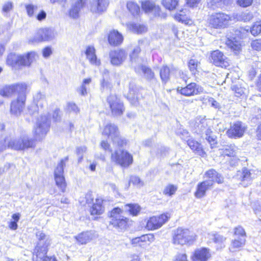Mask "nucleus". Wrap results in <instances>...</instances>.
<instances>
[{"mask_svg":"<svg viewBox=\"0 0 261 261\" xmlns=\"http://www.w3.org/2000/svg\"><path fill=\"white\" fill-rule=\"evenodd\" d=\"M38 59V55L35 51H31L23 55L11 53L7 56V65L18 69L21 67H29Z\"/></svg>","mask_w":261,"mask_h":261,"instance_id":"f257e3e1","label":"nucleus"},{"mask_svg":"<svg viewBox=\"0 0 261 261\" xmlns=\"http://www.w3.org/2000/svg\"><path fill=\"white\" fill-rule=\"evenodd\" d=\"M230 20V16L224 13H214L209 16L208 23L211 28L224 29L228 25Z\"/></svg>","mask_w":261,"mask_h":261,"instance_id":"f03ea898","label":"nucleus"},{"mask_svg":"<svg viewBox=\"0 0 261 261\" xmlns=\"http://www.w3.org/2000/svg\"><path fill=\"white\" fill-rule=\"evenodd\" d=\"M196 235L188 229L178 228L176 230L173 238L174 244L184 245L194 241Z\"/></svg>","mask_w":261,"mask_h":261,"instance_id":"7ed1b4c3","label":"nucleus"},{"mask_svg":"<svg viewBox=\"0 0 261 261\" xmlns=\"http://www.w3.org/2000/svg\"><path fill=\"white\" fill-rule=\"evenodd\" d=\"M111 159L113 162L123 167H127L133 163V156L127 151L118 149L112 153Z\"/></svg>","mask_w":261,"mask_h":261,"instance_id":"20e7f679","label":"nucleus"},{"mask_svg":"<svg viewBox=\"0 0 261 261\" xmlns=\"http://www.w3.org/2000/svg\"><path fill=\"white\" fill-rule=\"evenodd\" d=\"M50 122L46 116H42L38 120L34 130V137L36 140H42L49 130Z\"/></svg>","mask_w":261,"mask_h":261,"instance_id":"39448f33","label":"nucleus"},{"mask_svg":"<svg viewBox=\"0 0 261 261\" xmlns=\"http://www.w3.org/2000/svg\"><path fill=\"white\" fill-rule=\"evenodd\" d=\"M122 213V211L120 208H114L110 214V223L116 228L124 229L126 228L127 221V219L121 215Z\"/></svg>","mask_w":261,"mask_h":261,"instance_id":"423d86ee","label":"nucleus"},{"mask_svg":"<svg viewBox=\"0 0 261 261\" xmlns=\"http://www.w3.org/2000/svg\"><path fill=\"white\" fill-rule=\"evenodd\" d=\"M54 38V34L52 30L48 28H41L37 31L33 37L29 39V42L38 43L50 40Z\"/></svg>","mask_w":261,"mask_h":261,"instance_id":"0eeeda50","label":"nucleus"},{"mask_svg":"<svg viewBox=\"0 0 261 261\" xmlns=\"http://www.w3.org/2000/svg\"><path fill=\"white\" fill-rule=\"evenodd\" d=\"M102 135L108 136L119 145L123 144V141L119 136V132L118 127L114 124L108 123L106 124L102 130Z\"/></svg>","mask_w":261,"mask_h":261,"instance_id":"6e6552de","label":"nucleus"},{"mask_svg":"<svg viewBox=\"0 0 261 261\" xmlns=\"http://www.w3.org/2000/svg\"><path fill=\"white\" fill-rule=\"evenodd\" d=\"M127 56V53L123 49L113 50L109 53L110 62L115 66H121L125 61Z\"/></svg>","mask_w":261,"mask_h":261,"instance_id":"1a4fd4ad","label":"nucleus"},{"mask_svg":"<svg viewBox=\"0 0 261 261\" xmlns=\"http://www.w3.org/2000/svg\"><path fill=\"white\" fill-rule=\"evenodd\" d=\"M210 60L212 63L217 66L226 68L229 66V62L227 58L218 50L212 52Z\"/></svg>","mask_w":261,"mask_h":261,"instance_id":"9d476101","label":"nucleus"},{"mask_svg":"<svg viewBox=\"0 0 261 261\" xmlns=\"http://www.w3.org/2000/svg\"><path fill=\"white\" fill-rule=\"evenodd\" d=\"M108 102L114 115L119 116L122 114L124 110L123 105L116 95H110L108 98Z\"/></svg>","mask_w":261,"mask_h":261,"instance_id":"9b49d317","label":"nucleus"},{"mask_svg":"<svg viewBox=\"0 0 261 261\" xmlns=\"http://www.w3.org/2000/svg\"><path fill=\"white\" fill-rule=\"evenodd\" d=\"M169 218V217L166 214L152 217L147 221L146 227L148 230L158 229L168 221Z\"/></svg>","mask_w":261,"mask_h":261,"instance_id":"f8f14e48","label":"nucleus"},{"mask_svg":"<svg viewBox=\"0 0 261 261\" xmlns=\"http://www.w3.org/2000/svg\"><path fill=\"white\" fill-rule=\"evenodd\" d=\"M177 91L181 94L190 96L202 93L203 89L195 83H191L185 87H178Z\"/></svg>","mask_w":261,"mask_h":261,"instance_id":"ddd939ff","label":"nucleus"},{"mask_svg":"<svg viewBox=\"0 0 261 261\" xmlns=\"http://www.w3.org/2000/svg\"><path fill=\"white\" fill-rule=\"evenodd\" d=\"M246 128L241 122L238 121L232 125L227 130L226 134L230 138H239L242 137L245 131Z\"/></svg>","mask_w":261,"mask_h":261,"instance_id":"4468645a","label":"nucleus"},{"mask_svg":"<svg viewBox=\"0 0 261 261\" xmlns=\"http://www.w3.org/2000/svg\"><path fill=\"white\" fill-rule=\"evenodd\" d=\"M25 97L21 95L18 96L16 100L12 101L10 107L11 114L18 116L21 114L24 107Z\"/></svg>","mask_w":261,"mask_h":261,"instance_id":"2eb2a0df","label":"nucleus"},{"mask_svg":"<svg viewBox=\"0 0 261 261\" xmlns=\"http://www.w3.org/2000/svg\"><path fill=\"white\" fill-rule=\"evenodd\" d=\"M213 187L212 180H205L198 184L194 196L197 198H201L205 195L207 191Z\"/></svg>","mask_w":261,"mask_h":261,"instance_id":"dca6fc26","label":"nucleus"},{"mask_svg":"<svg viewBox=\"0 0 261 261\" xmlns=\"http://www.w3.org/2000/svg\"><path fill=\"white\" fill-rule=\"evenodd\" d=\"M109 4L108 0H92L90 2V11L93 13L100 14L107 10Z\"/></svg>","mask_w":261,"mask_h":261,"instance_id":"f3484780","label":"nucleus"},{"mask_svg":"<svg viewBox=\"0 0 261 261\" xmlns=\"http://www.w3.org/2000/svg\"><path fill=\"white\" fill-rule=\"evenodd\" d=\"M211 257L210 250L206 248H201L195 250L191 257L192 261H207Z\"/></svg>","mask_w":261,"mask_h":261,"instance_id":"a211bd4d","label":"nucleus"},{"mask_svg":"<svg viewBox=\"0 0 261 261\" xmlns=\"http://www.w3.org/2000/svg\"><path fill=\"white\" fill-rule=\"evenodd\" d=\"M109 43L114 46H117L122 44L123 36L116 30H112L108 34Z\"/></svg>","mask_w":261,"mask_h":261,"instance_id":"6ab92c4d","label":"nucleus"},{"mask_svg":"<svg viewBox=\"0 0 261 261\" xmlns=\"http://www.w3.org/2000/svg\"><path fill=\"white\" fill-rule=\"evenodd\" d=\"M140 51V48L136 47L129 55L132 66L134 67L135 70H139L140 66L144 62V60L139 56Z\"/></svg>","mask_w":261,"mask_h":261,"instance_id":"aec40b11","label":"nucleus"},{"mask_svg":"<svg viewBox=\"0 0 261 261\" xmlns=\"http://www.w3.org/2000/svg\"><path fill=\"white\" fill-rule=\"evenodd\" d=\"M142 8L146 13H151L154 16L160 15V8L158 6L149 1H145L142 2Z\"/></svg>","mask_w":261,"mask_h":261,"instance_id":"412c9836","label":"nucleus"},{"mask_svg":"<svg viewBox=\"0 0 261 261\" xmlns=\"http://www.w3.org/2000/svg\"><path fill=\"white\" fill-rule=\"evenodd\" d=\"M84 0H76L71 5L69 11V15L73 19H76L79 17V13L84 6Z\"/></svg>","mask_w":261,"mask_h":261,"instance_id":"4be33fe9","label":"nucleus"},{"mask_svg":"<svg viewBox=\"0 0 261 261\" xmlns=\"http://www.w3.org/2000/svg\"><path fill=\"white\" fill-rule=\"evenodd\" d=\"M76 242L80 245H84L90 242L94 238V234L92 231H85L80 233L74 237Z\"/></svg>","mask_w":261,"mask_h":261,"instance_id":"5701e85b","label":"nucleus"},{"mask_svg":"<svg viewBox=\"0 0 261 261\" xmlns=\"http://www.w3.org/2000/svg\"><path fill=\"white\" fill-rule=\"evenodd\" d=\"M154 236L152 234L142 235L139 237H136L131 240V243L136 246H142L144 243H151L154 241Z\"/></svg>","mask_w":261,"mask_h":261,"instance_id":"b1692460","label":"nucleus"},{"mask_svg":"<svg viewBox=\"0 0 261 261\" xmlns=\"http://www.w3.org/2000/svg\"><path fill=\"white\" fill-rule=\"evenodd\" d=\"M85 54L87 59L92 65L96 66H98L100 65V61L97 58L95 55V49L93 46H88L85 51Z\"/></svg>","mask_w":261,"mask_h":261,"instance_id":"393cba45","label":"nucleus"},{"mask_svg":"<svg viewBox=\"0 0 261 261\" xmlns=\"http://www.w3.org/2000/svg\"><path fill=\"white\" fill-rule=\"evenodd\" d=\"M48 246H36L35 250V256L33 259L35 261H46V258L48 256L46 253L48 251Z\"/></svg>","mask_w":261,"mask_h":261,"instance_id":"a878e982","label":"nucleus"},{"mask_svg":"<svg viewBox=\"0 0 261 261\" xmlns=\"http://www.w3.org/2000/svg\"><path fill=\"white\" fill-rule=\"evenodd\" d=\"M103 199L101 198H97L95 202L90 208V212L91 215H100L105 211L104 206L102 205Z\"/></svg>","mask_w":261,"mask_h":261,"instance_id":"bb28decb","label":"nucleus"},{"mask_svg":"<svg viewBox=\"0 0 261 261\" xmlns=\"http://www.w3.org/2000/svg\"><path fill=\"white\" fill-rule=\"evenodd\" d=\"M204 177L208 178L207 180H212L213 184L214 182H216L218 184H222L224 181L223 177L213 169L206 171L204 174Z\"/></svg>","mask_w":261,"mask_h":261,"instance_id":"cd10ccee","label":"nucleus"},{"mask_svg":"<svg viewBox=\"0 0 261 261\" xmlns=\"http://www.w3.org/2000/svg\"><path fill=\"white\" fill-rule=\"evenodd\" d=\"M226 45L236 55L239 54L242 50V44L241 41L236 40L235 38L227 39L226 41Z\"/></svg>","mask_w":261,"mask_h":261,"instance_id":"c85d7f7f","label":"nucleus"},{"mask_svg":"<svg viewBox=\"0 0 261 261\" xmlns=\"http://www.w3.org/2000/svg\"><path fill=\"white\" fill-rule=\"evenodd\" d=\"M5 143H7L8 147L14 150H22L21 138H12L7 137L5 138Z\"/></svg>","mask_w":261,"mask_h":261,"instance_id":"c756f323","label":"nucleus"},{"mask_svg":"<svg viewBox=\"0 0 261 261\" xmlns=\"http://www.w3.org/2000/svg\"><path fill=\"white\" fill-rule=\"evenodd\" d=\"M34 101L36 102V105H32L29 108L31 114H34V113H31V110H36V108L39 107L42 108L46 103L45 95L40 92L37 93L34 96Z\"/></svg>","mask_w":261,"mask_h":261,"instance_id":"7c9ffc66","label":"nucleus"},{"mask_svg":"<svg viewBox=\"0 0 261 261\" xmlns=\"http://www.w3.org/2000/svg\"><path fill=\"white\" fill-rule=\"evenodd\" d=\"M237 176L238 178L243 182L242 185L244 186H247L252 180L250 171L246 168L243 169L241 172H239Z\"/></svg>","mask_w":261,"mask_h":261,"instance_id":"2f4dec72","label":"nucleus"},{"mask_svg":"<svg viewBox=\"0 0 261 261\" xmlns=\"http://www.w3.org/2000/svg\"><path fill=\"white\" fill-rule=\"evenodd\" d=\"M187 143L190 148L195 153L201 156H204L205 154V152L203 151L201 145L197 141L192 139H189L187 140Z\"/></svg>","mask_w":261,"mask_h":261,"instance_id":"473e14b6","label":"nucleus"},{"mask_svg":"<svg viewBox=\"0 0 261 261\" xmlns=\"http://www.w3.org/2000/svg\"><path fill=\"white\" fill-rule=\"evenodd\" d=\"M127 27L128 30L136 34H142L147 31V27L144 24L128 23Z\"/></svg>","mask_w":261,"mask_h":261,"instance_id":"72a5a7b5","label":"nucleus"},{"mask_svg":"<svg viewBox=\"0 0 261 261\" xmlns=\"http://www.w3.org/2000/svg\"><path fill=\"white\" fill-rule=\"evenodd\" d=\"M37 237L38 239V243L37 246L40 247L41 246H49L51 242V239L46 236L42 232H38L37 233Z\"/></svg>","mask_w":261,"mask_h":261,"instance_id":"f704fd0d","label":"nucleus"},{"mask_svg":"<svg viewBox=\"0 0 261 261\" xmlns=\"http://www.w3.org/2000/svg\"><path fill=\"white\" fill-rule=\"evenodd\" d=\"M245 242V238H238V239H234V240L232 241L229 247L230 251L234 252L239 250L241 248L244 246Z\"/></svg>","mask_w":261,"mask_h":261,"instance_id":"c9c22d12","label":"nucleus"},{"mask_svg":"<svg viewBox=\"0 0 261 261\" xmlns=\"http://www.w3.org/2000/svg\"><path fill=\"white\" fill-rule=\"evenodd\" d=\"M91 78H87L83 80L82 85L77 89V91L82 96H85L87 94V90L91 82Z\"/></svg>","mask_w":261,"mask_h":261,"instance_id":"e433bc0d","label":"nucleus"},{"mask_svg":"<svg viewBox=\"0 0 261 261\" xmlns=\"http://www.w3.org/2000/svg\"><path fill=\"white\" fill-rule=\"evenodd\" d=\"M15 93L18 94V96L21 95L25 97V93L27 91L28 86L24 83H20L13 84Z\"/></svg>","mask_w":261,"mask_h":261,"instance_id":"4c0bfd02","label":"nucleus"},{"mask_svg":"<svg viewBox=\"0 0 261 261\" xmlns=\"http://www.w3.org/2000/svg\"><path fill=\"white\" fill-rule=\"evenodd\" d=\"M140 70L142 71L147 80L150 81L154 78V73L150 68L142 65L140 66L139 70L136 71L140 72Z\"/></svg>","mask_w":261,"mask_h":261,"instance_id":"58836bf2","label":"nucleus"},{"mask_svg":"<svg viewBox=\"0 0 261 261\" xmlns=\"http://www.w3.org/2000/svg\"><path fill=\"white\" fill-rule=\"evenodd\" d=\"M15 93L13 84L6 85L0 90V95L3 97H11Z\"/></svg>","mask_w":261,"mask_h":261,"instance_id":"ea45409f","label":"nucleus"},{"mask_svg":"<svg viewBox=\"0 0 261 261\" xmlns=\"http://www.w3.org/2000/svg\"><path fill=\"white\" fill-rule=\"evenodd\" d=\"M220 150L221 153L224 155L234 157L236 155L237 147L234 145L227 146Z\"/></svg>","mask_w":261,"mask_h":261,"instance_id":"a19ab883","label":"nucleus"},{"mask_svg":"<svg viewBox=\"0 0 261 261\" xmlns=\"http://www.w3.org/2000/svg\"><path fill=\"white\" fill-rule=\"evenodd\" d=\"M137 89L134 86L129 87V92L127 94V98L132 104L136 105L137 103Z\"/></svg>","mask_w":261,"mask_h":261,"instance_id":"79ce46f5","label":"nucleus"},{"mask_svg":"<svg viewBox=\"0 0 261 261\" xmlns=\"http://www.w3.org/2000/svg\"><path fill=\"white\" fill-rule=\"evenodd\" d=\"M231 88L233 91L236 97H244L246 96L247 90L244 88L236 85L232 86Z\"/></svg>","mask_w":261,"mask_h":261,"instance_id":"37998d69","label":"nucleus"},{"mask_svg":"<svg viewBox=\"0 0 261 261\" xmlns=\"http://www.w3.org/2000/svg\"><path fill=\"white\" fill-rule=\"evenodd\" d=\"M55 179L57 186L60 189L62 192H64L66 187V184L63 175H55Z\"/></svg>","mask_w":261,"mask_h":261,"instance_id":"c03bdc74","label":"nucleus"},{"mask_svg":"<svg viewBox=\"0 0 261 261\" xmlns=\"http://www.w3.org/2000/svg\"><path fill=\"white\" fill-rule=\"evenodd\" d=\"M160 76L163 82L166 83L169 79L170 69L167 66H163L160 70Z\"/></svg>","mask_w":261,"mask_h":261,"instance_id":"a18cd8bd","label":"nucleus"},{"mask_svg":"<svg viewBox=\"0 0 261 261\" xmlns=\"http://www.w3.org/2000/svg\"><path fill=\"white\" fill-rule=\"evenodd\" d=\"M177 190V186L169 184L165 187L163 191V193L166 196H172L175 193Z\"/></svg>","mask_w":261,"mask_h":261,"instance_id":"49530a36","label":"nucleus"},{"mask_svg":"<svg viewBox=\"0 0 261 261\" xmlns=\"http://www.w3.org/2000/svg\"><path fill=\"white\" fill-rule=\"evenodd\" d=\"M21 144L22 146V150L31 148L35 146V141L32 139H29L27 136H23L21 137Z\"/></svg>","mask_w":261,"mask_h":261,"instance_id":"de8ad7c7","label":"nucleus"},{"mask_svg":"<svg viewBox=\"0 0 261 261\" xmlns=\"http://www.w3.org/2000/svg\"><path fill=\"white\" fill-rule=\"evenodd\" d=\"M178 0H163V5L170 10H174L178 5Z\"/></svg>","mask_w":261,"mask_h":261,"instance_id":"09e8293b","label":"nucleus"},{"mask_svg":"<svg viewBox=\"0 0 261 261\" xmlns=\"http://www.w3.org/2000/svg\"><path fill=\"white\" fill-rule=\"evenodd\" d=\"M68 160V158L65 157L61 161L55 170V175H63V168L65 166V162H67Z\"/></svg>","mask_w":261,"mask_h":261,"instance_id":"8fccbe9b","label":"nucleus"},{"mask_svg":"<svg viewBox=\"0 0 261 261\" xmlns=\"http://www.w3.org/2000/svg\"><path fill=\"white\" fill-rule=\"evenodd\" d=\"M127 7L128 10L132 13V14L134 15H138L140 12V7L136 3L134 2H128L127 4Z\"/></svg>","mask_w":261,"mask_h":261,"instance_id":"3c124183","label":"nucleus"},{"mask_svg":"<svg viewBox=\"0 0 261 261\" xmlns=\"http://www.w3.org/2000/svg\"><path fill=\"white\" fill-rule=\"evenodd\" d=\"M210 238L214 241L216 243L220 244L224 242L226 238L219 234V233H213L210 234Z\"/></svg>","mask_w":261,"mask_h":261,"instance_id":"603ef678","label":"nucleus"},{"mask_svg":"<svg viewBox=\"0 0 261 261\" xmlns=\"http://www.w3.org/2000/svg\"><path fill=\"white\" fill-rule=\"evenodd\" d=\"M125 207L130 214L134 216L137 215L140 211V207L138 204H128Z\"/></svg>","mask_w":261,"mask_h":261,"instance_id":"864d4df0","label":"nucleus"},{"mask_svg":"<svg viewBox=\"0 0 261 261\" xmlns=\"http://www.w3.org/2000/svg\"><path fill=\"white\" fill-rule=\"evenodd\" d=\"M251 33L256 36L261 33V21L256 22L251 29Z\"/></svg>","mask_w":261,"mask_h":261,"instance_id":"5fc2aeb1","label":"nucleus"},{"mask_svg":"<svg viewBox=\"0 0 261 261\" xmlns=\"http://www.w3.org/2000/svg\"><path fill=\"white\" fill-rule=\"evenodd\" d=\"M25 9L28 15L30 17H32L34 16L35 11L37 10L38 7L32 4H28L25 5Z\"/></svg>","mask_w":261,"mask_h":261,"instance_id":"6e6d98bb","label":"nucleus"},{"mask_svg":"<svg viewBox=\"0 0 261 261\" xmlns=\"http://www.w3.org/2000/svg\"><path fill=\"white\" fill-rule=\"evenodd\" d=\"M174 18L179 22H181L187 24H191L192 23V21L190 19H187L185 16L179 14H176L174 15Z\"/></svg>","mask_w":261,"mask_h":261,"instance_id":"4d7b16f0","label":"nucleus"},{"mask_svg":"<svg viewBox=\"0 0 261 261\" xmlns=\"http://www.w3.org/2000/svg\"><path fill=\"white\" fill-rule=\"evenodd\" d=\"M251 47L252 49L256 51L261 50V39H255L251 41Z\"/></svg>","mask_w":261,"mask_h":261,"instance_id":"13d9d810","label":"nucleus"},{"mask_svg":"<svg viewBox=\"0 0 261 261\" xmlns=\"http://www.w3.org/2000/svg\"><path fill=\"white\" fill-rule=\"evenodd\" d=\"M198 64V62L194 59H191L189 61V67L193 73H195Z\"/></svg>","mask_w":261,"mask_h":261,"instance_id":"bf43d9fd","label":"nucleus"},{"mask_svg":"<svg viewBox=\"0 0 261 261\" xmlns=\"http://www.w3.org/2000/svg\"><path fill=\"white\" fill-rule=\"evenodd\" d=\"M129 182L138 187L144 186V182L137 176H132Z\"/></svg>","mask_w":261,"mask_h":261,"instance_id":"052dcab7","label":"nucleus"},{"mask_svg":"<svg viewBox=\"0 0 261 261\" xmlns=\"http://www.w3.org/2000/svg\"><path fill=\"white\" fill-rule=\"evenodd\" d=\"M234 235L238 238H245V232L244 229L241 226L236 227L234 229Z\"/></svg>","mask_w":261,"mask_h":261,"instance_id":"680f3d73","label":"nucleus"},{"mask_svg":"<svg viewBox=\"0 0 261 261\" xmlns=\"http://www.w3.org/2000/svg\"><path fill=\"white\" fill-rule=\"evenodd\" d=\"M205 138L210 144L211 148H213L216 147V145L217 144V142L216 140V137L215 135H212L205 136Z\"/></svg>","mask_w":261,"mask_h":261,"instance_id":"e2e57ef3","label":"nucleus"},{"mask_svg":"<svg viewBox=\"0 0 261 261\" xmlns=\"http://www.w3.org/2000/svg\"><path fill=\"white\" fill-rule=\"evenodd\" d=\"M87 150V147L85 146L77 147L76 148V153L79 155V161L81 162L83 160V154Z\"/></svg>","mask_w":261,"mask_h":261,"instance_id":"0e129e2a","label":"nucleus"},{"mask_svg":"<svg viewBox=\"0 0 261 261\" xmlns=\"http://www.w3.org/2000/svg\"><path fill=\"white\" fill-rule=\"evenodd\" d=\"M253 2V0H237V3L242 7H247L250 6Z\"/></svg>","mask_w":261,"mask_h":261,"instance_id":"69168bd1","label":"nucleus"},{"mask_svg":"<svg viewBox=\"0 0 261 261\" xmlns=\"http://www.w3.org/2000/svg\"><path fill=\"white\" fill-rule=\"evenodd\" d=\"M197 123L199 125L201 124L200 128L202 127L205 128L207 126V120L204 117H199L197 118Z\"/></svg>","mask_w":261,"mask_h":261,"instance_id":"338daca9","label":"nucleus"},{"mask_svg":"<svg viewBox=\"0 0 261 261\" xmlns=\"http://www.w3.org/2000/svg\"><path fill=\"white\" fill-rule=\"evenodd\" d=\"M67 109L70 112H73L77 113L79 111V109L76 105L72 102H69L67 104Z\"/></svg>","mask_w":261,"mask_h":261,"instance_id":"774afa93","label":"nucleus"}]
</instances>
